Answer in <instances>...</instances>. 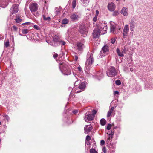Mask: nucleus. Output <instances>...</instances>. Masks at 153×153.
Masks as SVG:
<instances>
[{
  "mask_svg": "<svg viewBox=\"0 0 153 153\" xmlns=\"http://www.w3.org/2000/svg\"><path fill=\"white\" fill-rule=\"evenodd\" d=\"M93 56V54L92 53H88V54L85 64V71L86 73H88V71L89 70L92 64L94 62Z\"/></svg>",
  "mask_w": 153,
  "mask_h": 153,
  "instance_id": "nucleus-1",
  "label": "nucleus"
},
{
  "mask_svg": "<svg viewBox=\"0 0 153 153\" xmlns=\"http://www.w3.org/2000/svg\"><path fill=\"white\" fill-rule=\"evenodd\" d=\"M59 64V68L63 74L68 75L71 74L70 69L67 65L61 62Z\"/></svg>",
  "mask_w": 153,
  "mask_h": 153,
  "instance_id": "nucleus-2",
  "label": "nucleus"
},
{
  "mask_svg": "<svg viewBox=\"0 0 153 153\" xmlns=\"http://www.w3.org/2000/svg\"><path fill=\"white\" fill-rule=\"evenodd\" d=\"M109 51V47L107 45H104L102 48L100 54L99 56L102 58L105 56L108 53Z\"/></svg>",
  "mask_w": 153,
  "mask_h": 153,
  "instance_id": "nucleus-3",
  "label": "nucleus"
},
{
  "mask_svg": "<svg viewBox=\"0 0 153 153\" xmlns=\"http://www.w3.org/2000/svg\"><path fill=\"white\" fill-rule=\"evenodd\" d=\"M107 74L109 77H114L117 74L115 68L111 67L107 71Z\"/></svg>",
  "mask_w": 153,
  "mask_h": 153,
  "instance_id": "nucleus-4",
  "label": "nucleus"
},
{
  "mask_svg": "<svg viewBox=\"0 0 153 153\" xmlns=\"http://www.w3.org/2000/svg\"><path fill=\"white\" fill-rule=\"evenodd\" d=\"M29 7L33 14L35 16H36L35 15V13L37 11L38 9L37 4L36 3H32L30 5Z\"/></svg>",
  "mask_w": 153,
  "mask_h": 153,
  "instance_id": "nucleus-5",
  "label": "nucleus"
},
{
  "mask_svg": "<svg viewBox=\"0 0 153 153\" xmlns=\"http://www.w3.org/2000/svg\"><path fill=\"white\" fill-rule=\"evenodd\" d=\"M94 118V115H92L89 111H88L85 114L84 120L86 122H89L93 120Z\"/></svg>",
  "mask_w": 153,
  "mask_h": 153,
  "instance_id": "nucleus-6",
  "label": "nucleus"
},
{
  "mask_svg": "<svg viewBox=\"0 0 153 153\" xmlns=\"http://www.w3.org/2000/svg\"><path fill=\"white\" fill-rule=\"evenodd\" d=\"M100 30L102 31L101 34H104L106 33L107 29V24L105 22H102L100 25Z\"/></svg>",
  "mask_w": 153,
  "mask_h": 153,
  "instance_id": "nucleus-7",
  "label": "nucleus"
},
{
  "mask_svg": "<svg viewBox=\"0 0 153 153\" xmlns=\"http://www.w3.org/2000/svg\"><path fill=\"white\" fill-rule=\"evenodd\" d=\"M114 134V131H111L110 133L108 134V138L107 140V143L108 146H109V147H110V146L111 145V146L112 145L111 144V142L112 141V139L113 135Z\"/></svg>",
  "mask_w": 153,
  "mask_h": 153,
  "instance_id": "nucleus-8",
  "label": "nucleus"
},
{
  "mask_svg": "<svg viewBox=\"0 0 153 153\" xmlns=\"http://www.w3.org/2000/svg\"><path fill=\"white\" fill-rule=\"evenodd\" d=\"M59 40L58 37H56L53 38L52 42L49 40L46 41L48 44L54 46H56L58 45V41Z\"/></svg>",
  "mask_w": 153,
  "mask_h": 153,
  "instance_id": "nucleus-9",
  "label": "nucleus"
},
{
  "mask_svg": "<svg viewBox=\"0 0 153 153\" xmlns=\"http://www.w3.org/2000/svg\"><path fill=\"white\" fill-rule=\"evenodd\" d=\"M101 31H102L98 28H95L94 29L93 33V37L94 38L99 37L100 35V33H102Z\"/></svg>",
  "mask_w": 153,
  "mask_h": 153,
  "instance_id": "nucleus-10",
  "label": "nucleus"
},
{
  "mask_svg": "<svg viewBox=\"0 0 153 153\" xmlns=\"http://www.w3.org/2000/svg\"><path fill=\"white\" fill-rule=\"evenodd\" d=\"M48 13L45 11H45L44 10L42 15V17L44 21L49 22L51 20V18L48 16Z\"/></svg>",
  "mask_w": 153,
  "mask_h": 153,
  "instance_id": "nucleus-11",
  "label": "nucleus"
},
{
  "mask_svg": "<svg viewBox=\"0 0 153 153\" xmlns=\"http://www.w3.org/2000/svg\"><path fill=\"white\" fill-rule=\"evenodd\" d=\"M79 18V15L76 13H73L70 16V18L72 21L75 22L77 21Z\"/></svg>",
  "mask_w": 153,
  "mask_h": 153,
  "instance_id": "nucleus-12",
  "label": "nucleus"
},
{
  "mask_svg": "<svg viewBox=\"0 0 153 153\" xmlns=\"http://www.w3.org/2000/svg\"><path fill=\"white\" fill-rule=\"evenodd\" d=\"M79 31L81 34H85L88 32V29L85 26L82 25L79 27Z\"/></svg>",
  "mask_w": 153,
  "mask_h": 153,
  "instance_id": "nucleus-13",
  "label": "nucleus"
},
{
  "mask_svg": "<svg viewBox=\"0 0 153 153\" xmlns=\"http://www.w3.org/2000/svg\"><path fill=\"white\" fill-rule=\"evenodd\" d=\"M18 5L17 4H14L10 9V12L12 14L16 13L18 12Z\"/></svg>",
  "mask_w": 153,
  "mask_h": 153,
  "instance_id": "nucleus-14",
  "label": "nucleus"
},
{
  "mask_svg": "<svg viewBox=\"0 0 153 153\" xmlns=\"http://www.w3.org/2000/svg\"><path fill=\"white\" fill-rule=\"evenodd\" d=\"M107 7L109 11L112 12L114 11L115 9L116 6L113 3L111 2L108 4Z\"/></svg>",
  "mask_w": 153,
  "mask_h": 153,
  "instance_id": "nucleus-15",
  "label": "nucleus"
},
{
  "mask_svg": "<svg viewBox=\"0 0 153 153\" xmlns=\"http://www.w3.org/2000/svg\"><path fill=\"white\" fill-rule=\"evenodd\" d=\"M135 24L136 23L134 20L133 19H132L129 24L130 29L131 31L134 30Z\"/></svg>",
  "mask_w": 153,
  "mask_h": 153,
  "instance_id": "nucleus-16",
  "label": "nucleus"
},
{
  "mask_svg": "<svg viewBox=\"0 0 153 153\" xmlns=\"http://www.w3.org/2000/svg\"><path fill=\"white\" fill-rule=\"evenodd\" d=\"M120 13L125 16H127L128 15V10L127 8L125 7H123Z\"/></svg>",
  "mask_w": 153,
  "mask_h": 153,
  "instance_id": "nucleus-17",
  "label": "nucleus"
},
{
  "mask_svg": "<svg viewBox=\"0 0 153 153\" xmlns=\"http://www.w3.org/2000/svg\"><path fill=\"white\" fill-rule=\"evenodd\" d=\"M116 30V26L114 24H111V30L110 31L113 34H116L115 32Z\"/></svg>",
  "mask_w": 153,
  "mask_h": 153,
  "instance_id": "nucleus-18",
  "label": "nucleus"
},
{
  "mask_svg": "<svg viewBox=\"0 0 153 153\" xmlns=\"http://www.w3.org/2000/svg\"><path fill=\"white\" fill-rule=\"evenodd\" d=\"M97 77L99 76L100 77H97L98 78L99 80L103 76V74L102 71L97 72L96 75Z\"/></svg>",
  "mask_w": 153,
  "mask_h": 153,
  "instance_id": "nucleus-19",
  "label": "nucleus"
},
{
  "mask_svg": "<svg viewBox=\"0 0 153 153\" xmlns=\"http://www.w3.org/2000/svg\"><path fill=\"white\" fill-rule=\"evenodd\" d=\"M77 48L79 50H81L84 48V44L82 43L79 42L77 44Z\"/></svg>",
  "mask_w": 153,
  "mask_h": 153,
  "instance_id": "nucleus-20",
  "label": "nucleus"
},
{
  "mask_svg": "<svg viewBox=\"0 0 153 153\" xmlns=\"http://www.w3.org/2000/svg\"><path fill=\"white\" fill-rule=\"evenodd\" d=\"M92 129L91 127H88V125L85 126L84 127V130L86 133L90 132Z\"/></svg>",
  "mask_w": 153,
  "mask_h": 153,
  "instance_id": "nucleus-21",
  "label": "nucleus"
},
{
  "mask_svg": "<svg viewBox=\"0 0 153 153\" xmlns=\"http://www.w3.org/2000/svg\"><path fill=\"white\" fill-rule=\"evenodd\" d=\"M129 31V25H125L123 30V32L124 33H128Z\"/></svg>",
  "mask_w": 153,
  "mask_h": 153,
  "instance_id": "nucleus-22",
  "label": "nucleus"
},
{
  "mask_svg": "<svg viewBox=\"0 0 153 153\" xmlns=\"http://www.w3.org/2000/svg\"><path fill=\"white\" fill-rule=\"evenodd\" d=\"M85 87V83L84 82H82L79 85L78 88L80 90L83 89Z\"/></svg>",
  "mask_w": 153,
  "mask_h": 153,
  "instance_id": "nucleus-23",
  "label": "nucleus"
},
{
  "mask_svg": "<svg viewBox=\"0 0 153 153\" xmlns=\"http://www.w3.org/2000/svg\"><path fill=\"white\" fill-rule=\"evenodd\" d=\"M116 52L118 54V55L120 56V57H123L124 56V55L123 53H122V52H120V49L118 48H117L116 50Z\"/></svg>",
  "mask_w": 153,
  "mask_h": 153,
  "instance_id": "nucleus-24",
  "label": "nucleus"
},
{
  "mask_svg": "<svg viewBox=\"0 0 153 153\" xmlns=\"http://www.w3.org/2000/svg\"><path fill=\"white\" fill-rule=\"evenodd\" d=\"M100 123L102 125L104 126L106 123V120L104 119H102L100 120Z\"/></svg>",
  "mask_w": 153,
  "mask_h": 153,
  "instance_id": "nucleus-25",
  "label": "nucleus"
},
{
  "mask_svg": "<svg viewBox=\"0 0 153 153\" xmlns=\"http://www.w3.org/2000/svg\"><path fill=\"white\" fill-rule=\"evenodd\" d=\"M15 20L16 22L19 23L21 22L22 20L20 18V16H17L15 19Z\"/></svg>",
  "mask_w": 153,
  "mask_h": 153,
  "instance_id": "nucleus-26",
  "label": "nucleus"
},
{
  "mask_svg": "<svg viewBox=\"0 0 153 153\" xmlns=\"http://www.w3.org/2000/svg\"><path fill=\"white\" fill-rule=\"evenodd\" d=\"M58 44L60 45H64L65 44V42L63 40L59 39L58 41Z\"/></svg>",
  "mask_w": 153,
  "mask_h": 153,
  "instance_id": "nucleus-27",
  "label": "nucleus"
},
{
  "mask_svg": "<svg viewBox=\"0 0 153 153\" xmlns=\"http://www.w3.org/2000/svg\"><path fill=\"white\" fill-rule=\"evenodd\" d=\"M82 3L85 5H87L89 3V0H80Z\"/></svg>",
  "mask_w": 153,
  "mask_h": 153,
  "instance_id": "nucleus-28",
  "label": "nucleus"
},
{
  "mask_svg": "<svg viewBox=\"0 0 153 153\" xmlns=\"http://www.w3.org/2000/svg\"><path fill=\"white\" fill-rule=\"evenodd\" d=\"M22 32L23 34H26L28 33L29 30L27 29H23L22 30Z\"/></svg>",
  "mask_w": 153,
  "mask_h": 153,
  "instance_id": "nucleus-29",
  "label": "nucleus"
},
{
  "mask_svg": "<svg viewBox=\"0 0 153 153\" xmlns=\"http://www.w3.org/2000/svg\"><path fill=\"white\" fill-rule=\"evenodd\" d=\"M76 0H73L72 3V8L74 9L76 6Z\"/></svg>",
  "mask_w": 153,
  "mask_h": 153,
  "instance_id": "nucleus-30",
  "label": "nucleus"
},
{
  "mask_svg": "<svg viewBox=\"0 0 153 153\" xmlns=\"http://www.w3.org/2000/svg\"><path fill=\"white\" fill-rule=\"evenodd\" d=\"M9 40H7L6 42L4 44V47L7 48L9 46Z\"/></svg>",
  "mask_w": 153,
  "mask_h": 153,
  "instance_id": "nucleus-31",
  "label": "nucleus"
},
{
  "mask_svg": "<svg viewBox=\"0 0 153 153\" xmlns=\"http://www.w3.org/2000/svg\"><path fill=\"white\" fill-rule=\"evenodd\" d=\"M68 20L67 19L65 18L63 19L62 21V24H66L68 23Z\"/></svg>",
  "mask_w": 153,
  "mask_h": 153,
  "instance_id": "nucleus-32",
  "label": "nucleus"
},
{
  "mask_svg": "<svg viewBox=\"0 0 153 153\" xmlns=\"http://www.w3.org/2000/svg\"><path fill=\"white\" fill-rule=\"evenodd\" d=\"M75 95L74 94H72V92H71L69 98L71 100H72V99H73L75 97Z\"/></svg>",
  "mask_w": 153,
  "mask_h": 153,
  "instance_id": "nucleus-33",
  "label": "nucleus"
},
{
  "mask_svg": "<svg viewBox=\"0 0 153 153\" xmlns=\"http://www.w3.org/2000/svg\"><path fill=\"white\" fill-rule=\"evenodd\" d=\"M119 14V12L117 11H114L112 15L114 16H117Z\"/></svg>",
  "mask_w": 153,
  "mask_h": 153,
  "instance_id": "nucleus-34",
  "label": "nucleus"
},
{
  "mask_svg": "<svg viewBox=\"0 0 153 153\" xmlns=\"http://www.w3.org/2000/svg\"><path fill=\"white\" fill-rule=\"evenodd\" d=\"M4 118L7 120V121H8L10 120V118L9 116L7 115H4Z\"/></svg>",
  "mask_w": 153,
  "mask_h": 153,
  "instance_id": "nucleus-35",
  "label": "nucleus"
},
{
  "mask_svg": "<svg viewBox=\"0 0 153 153\" xmlns=\"http://www.w3.org/2000/svg\"><path fill=\"white\" fill-rule=\"evenodd\" d=\"M33 27L36 29L38 30H40V28L39 27L36 25H34Z\"/></svg>",
  "mask_w": 153,
  "mask_h": 153,
  "instance_id": "nucleus-36",
  "label": "nucleus"
},
{
  "mask_svg": "<svg viewBox=\"0 0 153 153\" xmlns=\"http://www.w3.org/2000/svg\"><path fill=\"white\" fill-rule=\"evenodd\" d=\"M116 84L117 85H119L121 84V82L119 80H117L115 81Z\"/></svg>",
  "mask_w": 153,
  "mask_h": 153,
  "instance_id": "nucleus-37",
  "label": "nucleus"
},
{
  "mask_svg": "<svg viewBox=\"0 0 153 153\" xmlns=\"http://www.w3.org/2000/svg\"><path fill=\"white\" fill-rule=\"evenodd\" d=\"M111 127V125L110 124H108L106 128L108 130H110Z\"/></svg>",
  "mask_w": 153,
  "mask_h": 153,
  "instance_id": "nucleus-38",
  "label": "nucleus"
},
{
  "mask_svg": "<svg viewBox=\"0 0 153 153\" xmlns=\"http://www.w3.org/2000/svg\"><path fill=\"white\" fill-rule=\"evenodd\" d=\"M90 153H97V152L94 149H92L90 150Z\"/></svg>",
  "mask_w": 153,
  "mask_h": 153,
  "instance_id": "nucleus-39",
  "label": "nucleus"
},
{
  "mask_svg": "<svg viewBox=\"0 0 153 153\" xmlns=\"http://www.w3.org/2000/svg\"><path fill=\"white\" fill-rule=\"evenodd\" d=\"M13 30L14 31H16L17 30L18 28L15 25H13L12 26Z\"/></svg>",
  "mask_w": 153,
  "mask_h": 153,
  "instance_id": "nucleus-40",
  "label": "nucleus"
},
{
  "mask_svg": "<svg viewBox=\"0 0 153 153\" xmlns=\"http://www.w3.org/2000/svg\"><path fill=\"white\" fill-rule=\"evenodd\" d=\"M116 40V39L115 38H112L111 39V42L113 44H114L115 43V42Z\"/></svg>",
  "mask_w": 153,
  "mask_h": 153,
  "instance_id": "nucleus-41",
  "label": "nucleus"
},
{
  "mask_svg": "<svg viewBox=\"0 0 153 153\" xmlns=\"http://www.w3.org/2000/svg\"><path fill=\"white\" fill-rule=\"evenodd\" d=\"M128 34L127 33H124L123 32V37L124 38H125L126 37L127 35Z\"/></svg>",
  "mask_w": 153,
  "mask_h": 153,
  "instance_id": "nucleus-42",
  "label": "nucleus"
},
{
  "mask_svg": "<svg viewBox=\"0 0 153 153\" xmlns=\"http://www.w3.org/2000/svg\"><path fill=\"white\" fill-rule=\"evenodd\" d=\"M97 111L95 110H93L92 111V113L91 114L92 115H93L94 117L95 115L97 113Z\"/></svg>",
  "mask_w": 153,
  "mask_h": 153,
  "instance_id": "nucleus-43",
  "label": "nucleus"
},
{
  "mask_svg": "<svg viewBox=\"0 0 153 153\" xmlns=\"http://www.w3.org/2000/svg\"><path fill=\"white\" fill-rule=\"evenodd\" d=\"M116 106H114L113 107H111V108H110L109 110L110 111H111V113H112V112L116 108Z\"/></svg>",
  "mask_w": 153,
  "mask_h": 153,
  "instance_id": "nucleus-44",
  "label": "nucleus"
},
{
  "mask_svg": "<svg viewBox=\"0 0 153 153\" xmlns=\"http://www.w3.org/2000/svg\"><path fill=\"white\" fill-rule=\"evenodd\" d=\"M77 69L78 71H79L80 73H82L83 72V71L80 66H79L78 67H77Z\"/></svg>",
  "mask_w": 153,
  "mask_h": 153,
  "instance_id": "nucleus-45",
  "label": "nucleus"
},
{
  "mask_svg": "<svg viewBox=\"0 0 153 153\" xmlns=\"http://www.w3.org/2000/svg\"><path fill=\"white\" fill-rule=\"evenodd\" d=\"M91 140V137L89 135L87 136L86 137V140L87 141H89Z\"/></svg>",
  "mask_w": 153,
  "mask_h": 153,
  "instance_id": "nucleus-46",
  "label": "nucleus"
},
{
  "mask_svg": "<svg viewBox=\"0 0 153 153\" xmlns=\"http://www.w3.org/2000/svg\"><path fill=\"white\" fill-rule=\"evenodd\" d=\"M31 24V23L30 22H25V23L22 24V25H30Z\"/></svg>",
  "mask_w": 153,
  "mask_h": 153,
  "instance_id": "nucleus-47",
  "label": "nucleus"
},
{
  "mask_svg": "<svg viewBox=\"0 0 153 153\" xmlns=\"http://www.w3.org/2000/svg\"><path fill=\"white\" fill-rule=\"evenodd\" d=\"M111 113H112L111 112V111L109 110L107 113V117H109L110 116V115H111Z\"/></svg>",
  "mask_w": 153,
  "mask_h": 153,
  "instance_id": "nucleus-48",
  "label": "nucleus"
},
{
  "mask_svg": "<svg viewBox=\"0 0 153 153\" xmlns=\"http://www.w3.org/2000/svg\"><path fill=\"white\" fill-rule=\"evenodd\" d=\"M74 60L76 61L78 59V57L76 54H75L74 56Z\"/></svg>",
  "mask_w": 153,
  "mask_h": 153,
  "instance_id": "nucleus-49",
  "label": "nucleus"
},
{
  "mask_svg": "<svg viewBox=\"0 0 153 153\" xmlns=\"http://www.w3.org/2000/svg\"><path fill=\"white\" fill-rule=\"evenodd\" d=\"M102 151L104 153H106V150L105 147H103L102 149Z\"/></svg>",
  "mask_w": 153,
  "mask_h": 153,
  "instance_id": "nucleus-50",
  "label": "nucleus"
},
{
  "mask_svg": "<svg viewBox=\"0 0 153 153\" xmlns=\"http://www.w3.org/2000/svg\"><path fill=\"white\" fill-rule=\"evenodd\" d=\"M97 16H95L93 19V21L94 22H96L97 19Z\"/></svg>",
  "mask_w": 153,
  "mask_h": 153,
  "instance_id": "nucleus-51",
  "label": "nucleus"
},
{
  "mask_svg": "<svg viewBox=\"0 0 153 153\" xmlns=\"http://www.w3.org/2000/svg\"><path fill=\"white\" fill-rule=\"evenodd\" d=\"M105 141L104 140H102L101 141L100 144V145L102 146L105 144Z\"/></svg>",
  "mask_w": 153,
  "mask_h": 153,
  "instance_id": "nucleus-52",
  "label": "nucleus"
},
{
  "mask_svg": "<svg viewBox=\"0 0 153 153\" xmlns=\"http://www.w3.org/2000/svg\"><path fill=\"white\" fill-rule=\"evenodd\" d=\"M78 112V110H74L72 111L73 113L74 114H76Z\"/></svg>",
  "mask_w": 153,
  "mask_h": 153,
  "instance_id": "nucleus-53",
  "label": "nucleus"
},
{
  "mask_svg": "<svg viewBox=\"0 0 153 153\" xmlns=\"http://www.w3.org/2000/svg\"><path fill=\"white\" fill-rule=\"evenodd\" d=\"M99 13V12L98 10L96 11L95 16H98Z\"/></svg>",
  "mask_w": 153,
  "mask_h": 153,
  "instance_id": "nucleus-54",
  "label": "nucleus"
},
{
  "mask_svg": "<svg viewBox=\"0 0 153 153\" xmlns=\"http://www.w3.org/2000/svg\"><path fill=\"white\" fill-rule=\"evenodd\" d=\"M114 95H116V94H119V92L118 91H114Z\"/></svg>",
  "mask_w": 153,
  "mask_h": 153,
  "instance_id": "nucleus-55",
  "label": "nucleus"
},
{
  "mask_svg": "<svg viewBox=\"0 0 153 153\" xmlns=\"http://www.w3.org/2000/svg\"><path fill=\"white\" fill-rule=\"evenodd\" d=\"M122 53L123 54L126 53V49H124L122 51Z\"/></svg>",
  "mask_w": 153,
  "mask_h": 153,
  "instance_id": "nucleus-56",
  "label": "nucleus"
},
{
  "mask_svg": "<svg viewBox=\"0 0 153 153\" xmlns=\"http://www.w3.org/2000/svg\"><path fill=\"white\" fill-rule=\"evenodd\" d=\"M56 14H57L59 13V9H58V8H57V10H56Z\"/></svg>",
  "mask_w": 153,
  "mask_h": 153,
  "instance_id": "nucleus-57",
  "label": "nucleus"
},
{
  "mask_svg": "<svg viewBox=\"0 0 153 153\" xmlns=\"http://www.w3.org/2000/svg\"><path fill=\"white\" fill-rule=\"evenodd\" d=\"M58 56V54L56 53L54 54L53 55V57L54 58H56Z\"/></svg>",
  "mask_w": 153,
  "mask_h": 153,
  "instance_id": "nucleus-58",
  "label": "nucleus"
},
{
  "mask_svg": "<svg viewBox=\"0 0 153 153\" xmlns=\"http://www.w3.org/2000/svg\"><path fill=\"white\" fill-rule=\"evenodd\" d=\"M83 91V89L81 90V91H76V93H78V92H81V91Z\"/></svg>",
  "mask_w": 153,
  "mask_h": 153,
  "instance_id": "nucleus-59",
  "label": "nucleus"
},
{
  "mask_svg": "<svg viewBox=\"0 0 153 153\" xmlns=\"http://www.w3.org/2000/svg\"><path fill=\"white\" fill-rule=\"evenodd\" d=\"M83 91V89L81 90V91H76V93H78V92H81V91Z\"/></svg>",
  "mask_w": 153,
  "mask_h": 153,
  "instance_id": "nucleus-60",
  "label": "nucleus"
},
{
  "mask_svg": "<svg viewBox=\"0 0 153 153\" xmlns=\"http://www.w3.org/2000/svg\"><path fill=\"white\" fill-rule=\"evenodd\" d=\"M86 143L88 145H90V143L89 142H86Z\"/></svg>",
  "mask_w": 153,
  "mask_h": 153,
  "instance_id": "nucleus-61",
  "label": "nucleus"
},
{
  "mask_svg": "<svg viewBox=\"0 0 153 153\" xmlns=\"http://www.w3.org/2000/svg\"><path fill=\"white\" fill-rule=\"evenodd\" d=\"M130 71H133V69L132 68H130Z\"/></svg>",
  "mask_w": 153,
  "mask_h": 153,
  "instance_id": "nucleus-62",
  "label": "nucleus"
},
{
  "mask_svg": "<svg viewBox=\"0 0 153 153\" xmlns=\"http://www.w3.org/2000/svg\"><path fill=\"white\" fill-rule=\"evenodd\" d=\"M71 89H72V88H70V87L69 88V90H71Z\"/></svg>",
  "mask_w": 153,
  "mask_h": 153,
  "instance_id": "nucleus-63",
  "label": "nucleus"
},
{
  "mask_svg": "<svg viewBox=\"0 0 153 153\" xmlns=\"http://www.w3.org/2000/svg\"><path fill=\"white\" fill-rule=\"evenodd\" d=\"M19 35L21 36H23V35L20 33H19Z\"/></svg>",
  "mask_w": 153,
  "mask_h": 153,
  "instance_id": "nucleus-64",
  "label": "nucleus"
}]
</instances>
